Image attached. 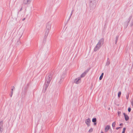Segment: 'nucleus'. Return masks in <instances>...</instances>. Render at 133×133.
Listing matches in <instances>:
<instances>
[{
    "label": "nucleus",
    "instance_id": "28",
    "mask_svg": "<svg viewBox=\"0 0 133 133\" xmlns=\"http://www.w3.org/2000/svg\"><path fill=\"white\" fill-rule=\"evenodd\" d=\"M13 94V91H11V95L10 96L11 97H12V95Z\"/></svg>",
    "mask_w": 133,
    "mask_h": 133
},
{
    "label": "nucleus",
    "instance_id": "20",
    "mask_svg": "<svg viewBox=\"0 0 133 133\" xmlns=\"http://www.w3.org/2000/svg\"><path fill=\"white\" fill-rule=\"evenodd\" d=\"M72 11L70 14V15L69 16V18L68 19V21H69V19H70V18L71 16L72 15Z\"/></svg>",
    "mask_w": 133,
    "mask_h": 133
},
{
    "label": "nucleus",
    "instance_id": "17",
    "mask_svg": "<svg viewBox=\"0 0 133 133\" xmlns=\"http://www.w3.org/2000/svg\"><path fill=\"white\" fill-rule=\"evenodd\" d=\"M96 121V118H93L92 119V122H95Z\"/></svg>",
    "mask_w": 133,
    "mask_h": 133
},
{
    "label": "nucleus",
    "instance_id": "38",
    "mask_svg": "<svg viewBox=\"0 0 133 133\" xmlns=\"http://www.w3.org/2000/svg\"><path fill=\"white\" fill-rule=\"evenodd\" d=\"M110 108H108V110H110Z\"/></svg>",
    "mask_w": 133,
    "mask_h": 133
},
{
    "label": "nucleus",
    "instance_id": "25",
    "mask_svg": "<svg viewBox=\"0 0 133 133\" xmlns=\"http://www.w3.org/2000/svg\"><path fill=\"white\" fill-rule=\"evenodd\" d=\"M131 108H128V111H129V112H130L131 111Z\"/></svg>",
    "mask_w": 133,
    "mask_h": 133
},
{
    "label": "nucleus",
    "instance_id": "32",
    "mask_svg": "<svg viewBox=\"0 0 133 133\" xmlns=\"http://www.w3.org/2000/svg\"><path fill=\"white\" fill-rule=\"evenodd\" d=\"M22 10V8L21 7V8L20 9L19 11H21Z\"/></svg>",
    "mask_w": 133,
    "mask_h": 133
},
{
    "label": "nucleus",
    "instance_id": "10",
    "mask_svg": "<svg viewBox=\"0 0 133 133\" xmlns=\"http://www.w3.org/2000/svg\"><path fill=\"white\" fill-rule=\"evenodd\" d=\"M123 114L124 115L125 117V120L126 121H128L129 119V117L127 115H126L124 113H123Z\"/></svg>",
    "mask_w": 133,
    "mask_h": 133
},
{
    "label": "nucleus",
    "instance_id": "12",
    "mask_svg": "<svg viewBox=\"0 0 133 133\" xmlns=\"http://www.w3.org/2000/svg\"><path fill=\"white\" fill-rule=\"evenodd\" d=\"M132 18V15H131L129 18L128 20L127 21V25L128 24V23L130 21L131 19Z\"/></svg>",
    "mask_w": 133,
    "mask_h": 133
},
{
    "label": "nucleus",
    "instance_id": "6",
    "mask_svg": "<svg viewBox=\"0 0 133 133\" xmlns=\"http://www.w3.org/2000/svg\"><path fill=\"white\" fill-rule=\"evenodd\" d=\"M90 6L91 8L92 9L95 8L96 6V5L92 2V1H90Z\"/></svg>",
    "mask_w": 133,
    "mask_h": 133
},
{
    "label": "nucleus",
    "instance_id": "22",
    "mask_svg": "<svg viewBox=\"0 0 133 133\" xmlns=\"http://www.w3.org/2000/svg\"><path fill=\"white\" fill-rule=\"evenodd\" d=\"M125 130L126 128H124L123 129V131L122 132V133H125Z\"/></svg>",
    "mask_w": 133,
    "mask_h": 133
},
{
    "label": "nucleus",
    "instance_id": "14",
    "mask_svg": "<svg viewBox=\"0 0 133 133\" xmlns=\"http://www.w3.org/2000/svg\"><path fill=\"white\" fill-rule=\"evenodd\" d=\"M110 64V61L109 60V58H108L107 60V62L106 63V66H108Z\"/></svg>",
    "mask_w": 133,
    "mask_h": 133
},
{
    "label": "nucleus",
    "instance_id": "23",
    "mask_svg": "<svg viewBox=\"0 0 133 133\" xmlns=\"http://www.w3.org/2000/svg\"><path fill=\"white\" fill-rule=\"evenodd\" d=\"M66 27L65 26L64 28V31L63 32L64 33V31H65V32L64 33V34L66 33L65 30H66Z\"/></svg>",
    "mask_w": 133,
    "mask_h": 133
},
{
    "label": "nucleus",
    "instance_id": "2",
    "mask_svg": "<svg viewBox=\"0 0 133 133\" xmlns=\"http://www.w3.org/2000/svg\"><path fill=\"white\" fill-rule=\"evenodd\" d=\"M104 39L103 38L100 39L94 49V51H96L101 48V46L104 44Z\"/></svg>",
    "mask_w": 133,
    "mask_h": 133
},
{
    "label": "nucleus",
    "instance_id": "29",
    "mask_svg": "<svg viewBox=\"0 0 133 133\" xmlns=\"http://www.w3.org/2000/svg\"><path fill=\"white\" fill-rule=\"evenodd\" d=\"M121 128V127H117V128H116V130H117L118 129H119V128Z\"/></svg>",
    "mask_w": 133,
    "mask_h": 133
},
{
    "label": "nucleus",
    "instance_id": "13",
    "mask_svg": "<svg viewBox=\"0 0 133 133\" xmlns=\"http://www.w3.org/2000/svg\"><path fill=\"white\" fill-rule=\"evenodd\" d=\"M49 31L46 30V31L45 34V37H47Z\"/></svg>",
    "mask_w": 133,
    "mask_h": 133
},
{
    "label": "nucleus",
    "instance_id": "19",
    "mask_svg": "<svg viewBox=\"0 0 133 133\" xmlns=\"http://www.w3.org/2000/svg\"><path fill=\"white\" fill-rule=\"evenodd\" d=\"M121 94V91L119 92L118 93V97H120Z\"/></svg>",
    "mask_w": 133,
    "mask_h": 133
},
{
    "label": "nucleus",
    "instance_id": "3",
    "mask_svg": "<svg viewBox=\"0 0 133 133\" xmlns=\"http://www.w3.org/2000/svg\"><path fill=\"white\" fill-rule=\"evenodd\" d=\"M52 25V23L51 22H49L46 24V30L50 31Z\"/></svg>",
    "mask_w": 133,
    "mask_h": 133
},
{
    "label": "nucleus",
    "instance_id": "30",
    "mask_svg": "<svg viewBox=\"0 0 133 133\" xmlns=\"http://www.w3.org/2000/svg\"><path fill=\"white\" fill-rule=\"evenodd\" d=\"M15 87H12V89H11V91H13V89H15Z\"/></svg>",
    "mask_w": 133,
    "mask_h": 133
},
{
    "label": "nucleus",
    "instance_id": "27",
    "mask_svg": "<svg viewBox=\"0 0 133 133\" xmlns=\"http://www.w3.org/2000/svg\"><path fill=\"white\" fill-rule=\"evenodd\" d=\"M121 112L120 111H118V114L119 116V115L121 114Z\"/></svg>",
    "mask_w": 133,
    "mask_h": 133
},
{
    "label": "nucleus",
    "instance_id": "39",
    "mask_svg": "<svg viewBox=\"0 0 133 133\" xmlns=\"http://www.w3.org/2000/svg\"><path fill=\"white\" fill-rule=\"evenodd\" d=\"M59 82V83H61V82H60V81Z\"/></svg>",
    "mask_w": 133,
    "mask_h": 133
},
{
    "label": "nucleus",
    "instance_id": "35",
    "mask_svg": "<svg viewBox=\"0 0 133 133\" xmlns=\"http://www.w3.org/2000/svg\"><path fill=\"white\" fill-rule=\"evenodd\" d=\"M22 34H23V33H22V34H21V35L20 37V38L22 36Z\"/></svg>",
    "mask_w": 133,
    "mask_h": 133
},
{
    "label": "nucleus",
    "instance_id": "24",
    "mask_svg": "<svg viewBox=\"0 0 133 133\" xmlns=\"http://www.w3.org/2000/svg\"><path fill=\"white\" fill-rule=\"evenodd\" d=\"M131 103L132 106L133 107V99L132 100V101L131 102Z\"/></svg>",
    "mask_w": 133,
    "mask_h": 133
},
{
    "label": "nucleus",
    "instance_id": "4",
    "mask_svg": "<svg viewBox=\"0 0 133 133\" xmlns=\"http://www.w3.org/2000/svg\"><path fill=\"white\" fill-rule=\"evenodd\" d=\"M3 121H2L0 122V132H2L3 131Z\"/></svg>",
    "mask_w": 133,
    "mask_h": 133
},
{
    "label": "nucleus",
    "instance_id": "15",
    "mask_svg": "<svg viewBox=\"0 0 133 133\" xmlns=\"http://www.w3.org/2000/svg\"><path fill=\"white\" fill-rule=\"evenodd\" d=\"M103 75H104L103 73H102L101 74V75L100 76V77H99V79L100 80H101L102 79V78H103Z\"/></svg>",
    "mask_w": 133,
    "mask_h": 133
},
{
    "label": "nucleus",
    "instance_id": "9",
    "mask_svg": "<svg viewBox=\"0 0 133 133\" xmlns=\"http://www.w3.org/2000/svg\"><path fill=\"white\" fill-rule=\"evenodd\" d=\"M89 70L85 71L83 73L81 76V77H84L86 75V74L88 72Z\"/></svg>",
    "mask_w": 133,
    "mask_h": 133
},
{
    "label": "nucleus",
    "instance_id": "7",
    "mask_svg": "<svg viewBox=\"0 0 133 133\" xmlns=\"http://www.w3.org/2000/svg\"><path fill=\"white\" fill-rule=\"evenodd\" d=\"M90 120L89 118H88L85 120V123L87 125L88 127L90 126Z\"/></svg>",
    "mask_w": 133,
    "mask_h": 133
},
{
    "label": "nucleus",
    "instance_id": "11",
    "mask_svg": "<svg viewBox=\"0 0 133 133\" xmlns=\"http://www.w3.org/2000/svg\"><path fill=\"white\" fill-rule=\"evenodd\" d=\"M110 126L109 125H107L105 128V132H107L110 128Z\"/></svg>",
    "mask_w": 133,
    "mask_h": 133
},
{
    "label": "nucleus",
    "instance_id": "34",
    "mask_svg": "<svg viewBox=\"0 0 133 133\" xmlns=\"http://www.w3.org/2000/svg\"><path fill=\"white\" fill-rule=\"evenodd\" d=\"M94 125H96V123L95 122H94Z\"/></svg>",
    "mask_w": 133,
    "mask_h": 133
},
{
    "label": "nucleus",
    "instance_id": "18",
    "mask_svg": "<svg viewBox=\"0 0 133 133\" xmlns=\"http://www.w3.org/2000/svg\"><path fill=\"white\" fill-rule=\"evenodd\" d=\"M116 125V122H114L112 124V126L113 127H115Z\"/></svg>",
    "mask_w": 133,
    "mask_h": 133
},
{
    "label": "nucleus",
    "instance_id": "31",
    "mask_svg": "<svg viewBox=\"0 0 133 133\" xmlns=\"http://www.w3.org/2000/svg\"><path fill=\"white\" fill-rule=\"evenodd\" d=\"M123 125V124L122 123L120 124H119L120 126H122Z\"/></svg>",
    "mask_w": 133,
    "mask_h": 133
},
{
    "label": "nucleus",
    "instance_id": "37",
    "mask_svg": "<svg viewBox=\"0 0 133 133\" xmlns=\"http://www.w3.org/2000/svg\"><path fill=\"white\" fill-rule=\"evenodd\" d=\"M101 133H104L103 131H101Z\"/></svg>",
    "mask_w": 133,
    "mask_h": 133
},
{
    "label": "nucleus",
    "instance_id": "21",
    "mask_svg": "<svg viewBox=\"0 0 133 133\" xmlns=\"http://www.w3.org/2000/svg\"><path fill=\"white\" fill-rule=\"evenodd\" d=\"M93 131V129L92 128H90L89 130V132H91Z\"/></svg>",
    "mask_w": 133,
    "mask_h": 133
},
{
    "label": "nucleus",
    "instance_id": "26",
    "mask_svg": "<svg viewBox=\"0 0 133 133\" xmlns=\"http://www.w3.org/2000/svg\"><path fill=\"white\" fill-rule=\"evenodd\" d=\"M133 25V19L132 20V22H131V26H132Z\"/></svg>",
    "mask_w": 133,
    "mask_h": 133
},
{
    "label": "nucleus",
    "instance_id": "16",
    "mask_svg": "<svg viewBox=\"0 0 133 133\" xmlns=\"http://www.w3.org/2000/svg\"><path fill=\"white\" fill-rule=\"evenodd\" d=\"M118 38H119L118 36H117L116 37V39L115 41V43L116 44L117 43V40L118 39Z\"/></svg>",
    "mask_w": 133,
    "mask_h": 133
},
{
    "label": "nucleus",
    "instance_id": "8",
    "mask_svg": "<svg viewBox=\"0 0 133 133\" xmlns=\"http://www.w3.org/2000/svg\"><path fill=\"white\" fill-rule=\"evenodd\" d=\"M80 81L81 78L80 77H78L75 79V82L76 84H78L80 82Z\"/></svg>",
    "mask_w": 133,
    "mask_h": 133
},
{
    "label": "nucleus",
    "instance_id": "36",
    "mask_svg": "<svg viewBox=\"0 0 133 133\" xmlns=\"http://www.w3.org/2000/svg\"><path fill=\"white\" fill-rule=\"evenodd\" d=\"M25 19V18H24L23 19V21H24Z\"/></svg>",
    "mask_w": 133,
    "mask_h": 133
},
{
    "label": "nucleus",
    "instance_id": "33",
    "mask_svg": "<svg viewBox=\"0 0 133 133\" xmlns=\"http://www.w3.org/2000/svg\"><path fill=\"white\" fill-rule=\"evenodd\" d=\"M128 97H129V95H128V96H127L126 97V98L127 99H128Z\"/></svg>",
    "mask_w": 133,
    "mask_h": 133
},
{
    "label": "nucleus",
    "instance_id": "5",
    "mask_svg": "<svg viewBox=\"0 0 133 133\" xmlns=\"http://www.w3.org/2000/svg\"><path fill=\"white\" fill-rule=\"evenodd\" d=\"M31 0H23V3L24 5H29L30 3Z\"/></svg>",
    "mask_w": 133,
    "mask_h": 133
},
{
    "label": "nucleus",
    "instance_id": "1",
    "mask_svg": "<svg viewBox=\"0 0 133 133\" xmlns=\"http://www.w3.org/2000/svg\"><path fill=\"white\" fill-rule=\"evenodd\" d=\"M52 78V74H49L47 75L45 78V82L44 85L43 89H44V92L47 89Z\"/></svg>",
    "mask_w": 133,
    "mask_h": 133
}]
</instances>
